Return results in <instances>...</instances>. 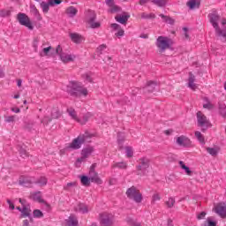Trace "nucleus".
<instances>
[{
    "mask_svg": "<svg viewBox=\"0 0 226 226\" xmlns=\"http://www.w3.org/2000/svg\"><path fill=\"white\" fill-rule=\"evenodd\" d=\"M207 152L211 154V156H218V149L215 147H207Z\"/></svg>",
    "mask_w": 226,
    "mask_h": 226,
    "instance_id": "obj_42",
    "label": "nucleus"
},
{
    "mask_svg": "<svg viewBox=\"0 0 226 226\" xmlns=\"http://www.w3.org/2000/svg\"><path fill=\"white\" fill-rule=\"evenodd\" d=\"M206 212L205 211H203V212H201V213H200L198 215H197V219L198 220H204V218H206Z\"/></svg>",
    "mask_w": 226,
    "mask_h": 226,
    "instance_id": "obj_58",
    "label": "nucleus"
},
{
    "mask_svg": "<svg viewBox=\"0 0 226 226\" xmlns=\"http://www.w3.org/2000/svg\"><path fill=\"white\" fill-rule=\"evenodd\" d=\"M125 195H127L128 199L134 200L137 204H140V202H142V193L134 185L127 189Z\"/></svg>",
    "mask_w": 226,
    "mask_h": 226,
    "instance_id": "obj_4",
    "label": "nucleus"
},
{
    "mask_svg": "<svg viewBox=\"0 0 226 226\" xmlns=\"http://www.w3.org/2000/svg\"><path fill=\"white\" fill-rule=\"evenodd\" d=\"M7 204H9V209H11V211H13V209H15V204H13V202H11V200H7Z\"/></svg>",
    "mask_w": 226,
    "mask_h": 226,
    "instance_id": "obj_61",
    "label": "nucleus"
},
{
    "mask_svg": "<svg viewBox=\"0 0 226 226\" xmlns=\"http://www.w3.org/2000/svg\"><path fill=\"white\" fill-rule=\"evenodd\" d=\"M91 113H87L83 116V121H80L79 123H81V124H86V123H87V121H89V118L91 117Z\"/></svg>",
    "mask_w": 226,
    "mask_h": 226,
    "instance_id": "obj_49",
    "label": "nucleus"
},
{
    "mask_svg": "<svg viewBox=\"0 0 226 226\" xmlns=\"http://www.w3.org/2000/svg\"><path fill=\"white\" fill-rule=\"evenodd\" d=\"M49 2L51 6H54L55 4H61V0H49Z\"/></svg>",
    "mask_w": 226,
    "mask_h": 226,
    "instance_id": "obj_60",
    "label": "nucleus"
},
{
    "mask_svg": "<svg viewBox=\"0 0 226 226\" xmlns=\"http://www.w3.org/2000/svg\"><path fill=\"white\" fill-rule=\"evenodd\" d=\"M33 10H34V13L35 17H37V19L41 20L42 18H41V15L40 14V11H38V9H36V7H34Z\"/></svg>",
    "mask_w": 226,
    "mask_h": 226,
    "instance_id": "obj_56",
    "label": "nucleus"
},
{
    "mask_svg": "<svg viewBox=\"0 0 226 226\" xmlns=\"http://www.w3.org/2000/svg\"><path fill=\"white\" fill-rule=\"evenodd\" d=\"M193 82H195V76H193V74H192V73H189L188 86H193Z\"/></svg>",
    "mask_w": 226,
    "mask_h": 226,
    "instance_id": "obj_55",
    "label": "nucleus"
},
{
    "mask_svg": "<svg viewBox=\"0 0 226 226\" xmlns=\"http://www.w3.org/2000/svg\"><path fill=\"white\" fill-rule=\"evenodd\" d=\"M142 93L145 94H150V93H154V86H145L141 88Z\"/></svg>",
    "mask_w": 226,
    "mask_h": 226,
    "instance_id": "obj_36",
    "label": "nucleus"
},
{
    "mask_svg": "<svg viewBox=\"0 0 226 226\" xmlns=\"http://www.w3.org/2000/svg\"><path fill=\"white\" fill-rule=\"evenodd\" d=\"M215 213L219 215L221 218H226V207L222 204H218L215 207Z\"/></svg>",
    "mask_w": 226,
    "mask_h": 226,
    "instance_id": "obj_14",
    "label": "nucleus"
},
{
    "mask_svg": "<svg viewBox=\"0 0 226 226\" xmlns=\"http://www.w3.org/2000/svg\"><path fill=\"white\" fill-rule=\"evenodd\" d=\"M65 13L66 15H68V17H70L71 19H73V17H75V15L79 13V10H77V8L73 6H70L66 9Z\"/></svg>",
    "mask_w": 226,
    "mask_h": 226,
    "instance_id": "obj_21",
    "label": "nucleus"
},
{
    "mask_svg": "<svg viewBox=\"0 0 226 226\" xmlns=\"http://www.w3.org/2000/svg\"><path fill=\"white\" fill-rule=\"evenodd\" d=\"M159 17L164 20L167 24H170V26H174L176 20L169 16H165L163 14H160Z\"/></svg>",
    "mask_w": 226,
    "mask_h": 226,
    "instance_id": "obj_33",
    "label": "nucleus"
},
{
    "mask_svg": "<svg viewBox=\"0 0 226 226\" xmlns=\"http://www.w3.org/2000/svg\"><path fill=\"white\" fill-rule=\"evenodd\" d=\"M127 222H129L130 225H132V226H142V224H140V222H137L133 221V219H132V218L127 219Z\"/></svg>",
    "mask_w": 226,
    "mask_h": 226,
    "instance_id": "obj_53",
    "label": "nucleus"
},
{
    "mask_svg": "<svg viewBox=\"0 0 226 226\" xmlns=\"http://www.w3.org/2000/svg\"><path fill=\"white\" fill-rule=\"evenodd\" d=\"M117 22H119V24H126L128 22V19H130V15L128 13H124L121 15L116 16Z\"/></svg>",
    "mask_w": 226,
    "mask_h": 226,
    "instance_id": "obj_16",
    "label": "nucleus"
},
{
    "mask_svg": "<svg viewBox=\"0 0 226 226\" xmlns=\"http://www.w3.org/2000/svg\"><path fill=\"white\" fill-rule=\"evenodd\" d=\"M68 226H79V221L77 219L73 218V216H70L69 220L67 221Z\"/></svg>",
    "mask_w": 226,
    "mask_h": 226,
    "instance_id": "obj_40",
    "label": "nucleus"
},
{
    "mask_svg": "<svg viewBox=\"0 0 226 226\" xmlns=\"http://www.w3.org/2000/svg\"><path fill=\"white\" fill-rule=\"evenodd\" d=\"M50 6H52V4H50L49 1H48V3L47 2L41 3V8L43 13H49V10H50Z\"/></svg>",
    "mask_w": 226,
    "mask_h": 226,
    "instance_id": "obj_32",
    "label": "nucleus"
},
{
    "mask_svg": "<svg viewBox=\"0 0 226 226\" xmlns=\"http://www.w3.org/2000/svg\"><path fill=\"white\" fill-rule=\"evenodd\" d=\"M18 20L21 26H25V27H27L31 31L34 29V26H33V23L31 22V19L25 13H19Z\"/></svg>",
    "mask_w": 226,
    "mask_h": 226,
    "instance_id": "obj_10",
    "label": "nucleus"
},
{
    "mask_svg": "<svg viewBox=\"0 0 226 226\" xmlns=\"http://www.w3.org/2000/svg\"><path fill=\"white\" fill-rule=\"evenodd\" d=\"M111 27L115 30V31H117V33H116V36H117L118 38L120 36H124V30H123L121 28V26H119V25L116 24V23H113L111 24Z\"/></svg>",
    "mask_w": 226,
    "mask_h": 226,
    "instance_id": "obj_24",
    "label": "nucleus"
},
{
    "mask_svg": "<svg viewBox=\"0 0 226 226\" xmlns=\"http://www.w3.org/2000/svg\"><path fill=\"white\" fill-rule=\"evenodd\" d=\"M67 113L72 117V119H74V121H77L78 123H80V119H79V117L77 116V111H75V109L73 108H68Z\"/></svg>",
    "mask_w": 226,
    "mask_h": 226,
    "instance_id": "obj_25",
    "label": "nucleus"
},
{
    "mask_svg": "<svg viewBox=\"0 0 226 226\" xmlns=\"http://www.w3.org/2000/svg\"><path fill=\"white\" fill-rule=\"evenodd\" d=\"M67 93H69L71 96H75L76 98L79 96H87V88L82 86H76V87L68 86Z\"/></svg>",
    "mask_w": 226,
    "mask_h": 226,
    "instance_id": "obj_6",
    "label": "nucleus"
},
{
    "mask_svg": "<svg viewBox=\"0 0 226 226\" xmlns=\"http://www.w3.org/2000/svg\"><path fill=\"white\" fill-rule=\"evenodd\" d=\"M31 180L27 179V178H20L19 179V185H21V186H26V188L29 187V185H31Z\"/></svg>",
    "mask_w": 226,
    "mask_h": 226,
    "instance_id": "obj_41",
    "label": "nucleus"
},
{
    "mask_svg": "<svg viewBox=\"0 0 226 226\" xmlns=\"http://www.w3.org/2000/svg\"><path fill=\"white\" fill-rule=\"evenodd\" d=\"M34 218H43V212L40 209L34 210Z\"/></svg>",
    "mask_w": 226,
    "mask_h": 226,
    "instance_id": "obj_47",
    "label": "nucleus"
},
{
    "mask_svg": "<svg viewBox=\"0 0 226 226\" xmlns=\"http://www.w3.org/2000/svg\"><path fill=\"white\" fill-rule=\"evenodd\" d=\"M56 52L59 55L62 63H64L65 64L75 61V55L63 51V49L59 45L56 47Z\"/></svg>",
    "mask_w": 226,
    "mask_h": 226,
    "instance_id": "obj_8",
    "label": "nucleus"
},
{
    "mask_svg": "<svg viewBox=\"0 0 226 226\" xmlns=\"http://www.w3.org/2000/svg\"><path fill=\"white\" fill-rule=\"evenodd\" d=\"M113 169H121L122 170H126L128 169V164L124 162H116L112 165Z\"/></svg>",
    "mask_w": 226,
    "mask_h": 226,
    "instance_id": "obj_29",
    "label": "nucleus"
},
{
    "mask_svg": "<svg viewBox=\"0 0 226 226\" xmlns=\"http://www.w3.org/2000/svg\"><path fill=\"white\" fill-rule=\"evenodd\" d=\"M150 3H153L155 6H159V8H163V6L169 4V0H150Z\"/></svg>",
    "mask_w": 226,
    "mask_h": 226,
    "instance_id": "obj_28",
    "label": "nucleus"
},
{
    "mask_svg": "<svg viewBox=\"0 0 226 226\" xmlns=\"http://www.w3.org/2000/svg\"><path fill=\"white\" fill-rule=\"evenodd\" d=\"M96 19V13H94V11H87L85 13V22L87 24L90 25V27L92 29H98L100 27V22H94V19Z\"/></svg>",
    "mask_w": 226,
    "mask_h": 226,
    "instance_id": "obj_9",
    "label": "nucleus"
},
{
    "mask_svg": "<svg viewBox=\"0 0 226 226\" xmlns=\"http://www.w3.org/2000/svg\"><path fill=\"white\" fill-rule=\"evenodd\" d=\"M139 165L136 166L138 170L137 176H146V170L149 169V165H151V160L147 157L140 158L139 161Z\"/></svg>",
    "mask_w": 226,
    "mask_h": 226,
    "instance_id": "obj_5",
    "label": "nucleus"
},
{
    "mask_svg": "<svg viewBox=\"0 0 226 226\" xmlns=\"http://www.w3.org/2000/svg\"><path fill=\"white\" fill-rule=\"evenodd\" d=\"M96 169V163H94L90 167L89 172H96L94 170Z\"/></svg>",
    "mask_w": 226,
    "mask_h": 226,
    "instance_id": "obj_64",
    "label": "nucleus"
},
{
    "mask_svg": "<svg viewBox=\"0 0 226 226\" xmlns=\"http://www.w3.org/2000/svg\"><path fill=\"white\" fill-rule=\"evenodd\" d=\"M50 50H52V46L42 48V49L39 52V55L41 57H49V56H50Z\"/></svg>",
    "mask_w": 226,
    "mask_h": 226,
    "instance_id": "obj_26",
    "label": "nucleus"
},
{
    "mask_svg": "<svg viewBox=\"0 0 226 226\" xmlns=\"http://www.w3.org/2000/svg\"><path fill=\"white\" fill-rule=\"evenodd\" d=\"M82 79H83V80H85V82H88L89 84H93V82L94 80V73H93V72L84 73L82 75Z\"/></svg>",
    "mask_w": 226,
    "mask_h": 226,
    "instance_id": "obj_20",
    "label": "nucleus"
},
{
    "mask_svg": "<svg viewBox=\"0 0 226 226\" xmlns=\"http://www.w3.org/2000/svg\"><path fill=\"white\" fill-rule=\"evenodd\" d=\"M107 49V45L102 44L97 48V54H103V51Z\"/></svg>",
    "mask_w": 226,
    "mask_h": 226,
    "instance_id": "obj_51",
    "label": "nucleus"
},
{
    "mask_svg": "<svg viewBox=\"0 0 226 226\" xmlns=\"http://www.w3.org/2000/svg\"><path fill=\"white\" fill-rule=\"evenodd\" d=\"M204 226H216V222L213 221V219L211 217H208L204 222Z\"/></svg>",
    "mask_w": 226,
    "mask_h": 226,
    "instance_id": "obj_43",
    "label": "nucleus"
},
{
    "mask_svg": "<svg viewBox=\"0 0 226 226\" xmlns=\"http://www.w3.org/2000/svg\"><path fill=\"white\" fill-rule=\"evenodd\" d=\"M75 211H78L79 213H81L82 215H86L89 213V209L87 208V206L84 203H79L76 207Z\"/></svg>",
    "mask_w": 226,
    "mask_h": 226,
    "instance_id": "obj_18",
    "label": "nucleus"
},
{
    "mask_svg": "<svg viewBox=\"0 0 226 226\" xmlns=\"http://www.w3.org/2000/svg\"><path fill=\"white\" fill-rule=\"evenodd\" d=\"M80 183L83 186H91V178L86 175L79 176Z\"/></svg>",
    "mask_w": 226,
    "mask_h": 226,
    "instance_id": "obj_23",
    "label": "nucleus"
},
{
    "mask_svg": "<svg viewBox=\"0 0 226 226\" xmlns=\"http://www.w3.org/2000/svg\"><path fill=\"white\" fill-rule=\"evenodd\" d=\"M162 200V198L160 197V194H158V193H154V195H153V200H152V202H156V200Z\"/></svg>",
    "mask_w": 226,
    "mask_h": 226,
    "instance_id": "obj_59",
    "label": "nucleus"
},
{
    "mask_svg": "<svg viewBox=\"0 0 226 226\" xmlns=\"http://www.w3.org/2000/svg\"><path fill=\"white\" fill-rule=\"evenodd\" d=\"M210 22L213 27L215 29V33L219 38H222V41H226V29H220L218 22H220V16L216 12L209 14Z\"/></svg>",
    "mask_w": 226,
    "mask_h": 226,
    "instance_id": "obj_1",
    "label": "nucleus"
},
{
    "mask_svg": "<svg viewBox=\"0 0 226 226\" xmlns=\"http://www.w3.org/2000/svg\"><path fill=\"white\" fill-rule=\"evenodd\" d=\"M165 204L170 208L174 207V204H176V200L174 198H169V200H167Z\"/></svg>",
    "mask_w": 226,
    "mask_h": 226,
    "instance_id": "obj_45",
    "label": "nucleus"
},
{
    "mask_svg": "<svg viewBox=\"0 0 226 226\" xmlns=\"http://www.w3.org/2000/svg\"><path fill=\"white\" fill-rule=\"evenodd\" d=\"M30 199H32V200H34L35 202H40V203L45 202V200L41 199V196L40 195V192L32 194L30 196Z\"/></svg>",
    "mask_w": 226,
    "mask_h": 226,
    "instance_id": "obj_34",
    "label": "nucleus"
},
{
    "mask_svg": "<svg viewBox=\"0 0 226 226\" xmlns=\"http://www.w3.org/2000/svg\"><path fill=\"white\" fill-rule=\"evenodd\" d=\"M92 138L93 134L85 132L84 134L79 135L74 139L72 142L67 147V149H80V147H82V144H86V142H88L89 139Z\"/></svg>",
    "mask_w": 226,
    "mask_h": 226,
    "instance_id": "obj_2",
    "label": "nucleus"
},
{
    "mask_svg": "<svg viewBox=\"0 0 226 226\" xmlns=\"http://www.w3.org/2000/svg\"><path fill=\"white\" fill-rule=\"evenodd\" d=\"M11 11L10 10L3 9L0 10V17H10Z\"/></svg>",
    "mask_w": 226,
    "mask_h": 226,
    "instance_id": "obj_50",
    "label": "nucleus"
},
{
    "mask_svg": "<svg viewBox=\"0 0 226 226\" xmlns=\"http://www.w3.org/2000/svg\"><path fill=\"white\" fill-rule=\"evenodd\" d=\"M204 109H208V110H211V109H213V104H211L210 102L206 103L203 105Z\"/></svg>",
    "mask_w": 226,
    "mask_h": 226,
    "instance_id": "obj_62",
    "label": "nucleus"
},
{
    "mask_svg": "<svg viewBox=\"0 0 226 226\" xmlns=\"http://www.w3.org/2000/svg\"><path fill=\"white\" fill-rule=\"evenodd\" d=\"M177 144L182 147H190L192 146V140L186 136H179L177 138Z\"/></svg>",
    "mask_w": 226,
    "mask_h": 226,
    "instance_id": "obj_12",
    "label": "nucleus"
},
{
    "mask_svg": "<svg viewBox=\"0 0 226 226\" xmlns=\"http://www.w3.org/2000/svg\"><path fill=\"white\" fill-rule=\"evenodd\" d=\"M70 38L73 43H80L81 41H84V37L77 33L70 34Z\"/></svg>",
    "mask_w": 226,
    "mask_h": 226,
    "instance_id": "obj_17",
    "label": "nucleus"
},
{
    "mask_svg": "<svg viewBox=\"0 0 226 226\" xmlns=\"http://www.w3.org/2000/svg\"><path fill=\"white\" fill-rule=\"evenodd\" d=\"M51 117L53 119H59V117H61V111H59V108H53L52 109Z\"/></svg>",
    "mask_w": 226,
    "mask_h": 226,
    "instance_id": "obj_35",
    "label": "nucleus"
},
{
    "mask_svg": "<svg viewBox=\"0 0 226 226\" xmlns=\"http://www.w3.org/2000/svg\"><path fill=\"white\" fill-rule=\"evenodd\" d=\"M72 186H77V182H70L67 184L64 190H68V188H72Z\"/></svg>",
    "mask_w": 226,
    "mask_h": 226,
    "instance_id": "obj_57",
    "label": "nucleus"
},
{
    "mask_svg": "<svg viewBox=\"0 0 226 226\" xmlns=\"http://www.w3.org/2000/svg\"><path fill=\"white\" fill-rule=\"evenodd\" d=\"M198 126L201 128V132H206L207 128H211V123L207 120V117L201 112H197Z\"/></svg>",
    "mask_w": 226,
    "mask_h": 226,
    "instance_id": "obj_7",
    "label": "nucleus"
},
{
    "mask_svg": "<svg viewBox=\"0 0 226 226\" xmlns=\"http://www.w3.org/2000/svg\"><path fill=\"white\" fill-rule=\"evenodd\" d=\"M196 139L200 142V144H206V140L204 139V135L199 131H196L194 133Z\"/></svg>",
    "mask_w": 226,
    "mask_h": 226,
    "instance_id": "obj_37",
    "label": "nucleus"
},
{
    "mask_svg": "<svg viewBox=\"0 0 226 226\" xmlns=\"http://www.w3.org/2000/svg\"><path fill=\"white\" fill-rule=\"evenodd\" d=\"M101 226H112L114 225V215L109 213H102L100 215Z\"/></svg>",
    "mask_w": 226,
    "mask_h": 226,
    "instance_id": "obj_11",
    "label": "nucleus"
},
{
    "mask_svg": "<svg viewBox=\"0 0 226 226\" xmlns=\"http://www.w3.org/2000/svg\"><path fill=\"white\" fill-rule=\"evenodd\" d=\"M94 151V148L93 147H85L81 151V155L83 158H89L91 154H93V152Z\"/></svg>",
    "mask_w": 226,
    "mask_h": 226,
    "instance_id": "obj_19",
    "label": "nucleus"
},
{
    "mask_svg": "<svg viewBox=\"0 0 226 226\" xmlns=\"http://www.w3.org/2000/svg\"><path fill=\"white\" fill-rule=\"evenodd\" d=\"M125 153L127 158H132L133 156V149L132 147H125Z\"/></svg>",
    "mask_w": 226,
    "mask_h": 226,
    "instance_id": "obj_46",
    "label": "nucleus"
},
{
    "mask_svg": "<svg viewBox=\"0 0 226 226\" xmlns=\"http://www.w3.org/2000/svg\"><path fill=\"white\" fill-rule=\"evenodd\" d=\"M155 45L159 49V52L162 54L172 47V39L167 36H159L156 40Z\"/></svg>",
    "mask_w": 226,
    "mask_h": 226,
    "instance_id": "obj_3",
    "label": "nucleus"
},
{
    "mask_svg": "<svg viewBox=\"0 0 226 226\" xmlns=\"http://www.w3.org/2000/svg\"><path fill=\"white\" fill-rule=\"evenodd\" d=\"M186 6H188L189 10H197L200 6V0H189L186 3Z\"/></svg>",
    "mask_w": 226,
    "mask_h": 226,
    "instance_id": "obj_15",
    "label": "nucleus"
},
{
    "mask_svg": "<svg viewBox=\"0 0 226 226\" xmlns=\"http://www.w3.org/2000/svg\"><path fill=\"white\" fill-rule=\"evenodd\" d=\"M17 117V116H9V117H5V123H15V118Z\"/></svg>",
    "mask_w": 226,
    "mask_h": 226,
    "instance_id": "obj_52",
    "label": "nucleus"
},
{
    "mask_svg": "<svg viewBox=\"0 0 226 226\" xmlns=\"http://www.w3.org/2000/svg\"><path fill=\"white\" fill-rule=\"evenodd\" d=\"M155 15L154 13H147V12H142L141 13V19H154Z\"/></svg>",
    "mask_w": 226,
    "mask_h": 226,
    "instance_id": "obj_48",
    "label": "nucleus"
},
{
    "mask_svg": "<svg viewBox=\"0 0 226 226\" xmlns=\"http://www.w3.org/2000/svg\"><path fill=\"white\" fill-rule=\"evenodd\" d=\"M106 4L109 6L111 13H116V11H119V7L114 4V0H106Z\"/></svg>",
    "mask_w": 226,
    "mask_h": 226,
    "instance_id": "obj_22",
    "label": "nucleus"
},
{
    "mask_svg": "<svg viewBox=\"0 0 226 226\" xmlns=\"http://www.w3.org/2000/svg\"><path fill=\"white\" fill-rule=\"evenodd\" d=\"M178 163L181 169L185 171V174H187V176H192L193 171H192L188 166L185 165V162L183 161H179Z\"/></svg>",
    "mask_w": 226,
    "mask_h": 226,
    "instance_id": "obj_31",
    "label": "nucleus"
},
{
    "mask_svg": "<svg viewBox=\"0 0 226 226\" xmlns=\"http://www.w3.org/2000/svg\"><path fill=\"white\" fill-rule=\"evenodd\" d=\"M25 129L27 130L28 132H31L33 130V124H26L25 125Z\"/></svg>",
    "mask_w": 226,
    "mask_h": 226,
    "instance_id": "obj_63",
    "label": "nucleus"
},
{
    "mask_svg": "<svg viewBox=\"0 0 226 226\" xmlns=\"http://www.w3.org/2000/svg\"><path fill=\"white\" fill-rule=\"evenodd\" d=\"M89 177L91 183H95V185H102V183H103V181L102 180V178H100L96 171L89 172Z\"/></svg>",
    "mask_w": 226,
    "mask_h": 226,
    "instance_id": "obj_13",
    "label": "nucleus"
},
{
    "mask_svg": "<svg viewBox=\"0 0 226 226\" xmlns=\"http://www.w3.org/2000/svg\"><path fill=\"white\" fill-rule=\"evenodd\" d=\"M126 139V136L123 132L117 133V143L119 146V149H123V144H124V140Z\"/></svg>",
    "mask_w": 226,
    "mask_h": 226,
    "instance_id": "obj_27",
    "label": "nucleus"
},
{
    "mask_svg": "<svg viewBox=\"0 0 226 226\" xmlns=\"http://www.w3.org/2000/svg\"><path fill=\"white\" fill-rule=\"evenodd\" d=\"M50 121H52V118H50L49 117H44V118L41 121V123L47 126L49 124V123H50Z\"/></svg>",
    "mask_w": 226,
    "mask_h": 226,
    "instance_id": "obj_54",
    "label": "nucleus"
},
{
    "mask_svg": "<svg viewBox=\"0 0 226 226\" xmlns=\"http://www.w3.org/2000/svg\"><path fill=\"white\" fill-rule=\"evenodd\" d=\"M219 113L222 116V117L226 119V105L225 104L219 105Z\"/></svg>",
    "mask_w": 226,
    "mask_h": 226,
    "instance_id": "obj_39",
    "label": "nucleus"
},
{
    "mask_svg": "<svg viewBox=\"0 0 226 226\" xmlns=\"http://www.w3.org/2000/svg\"><path fill=\"white\" fill-rule=\"evenodd\" d=\"M19 154L22 158H28L29 153L24 148V147H19Z\"/></svg>",
    "mask_w": 226,
    "mask_h": 226,
    "instance_id": "obj_44",
    "label": "nucleus"
},
{
    "mask_svg": "<svg viewBox=\"0 0 226 226\" xmlns=\"http://www.w3.org/2000/svg\"><path fill=\"white\" fill-rule=\"evenodd\" d=\"M31 217V209L27 208V207L24 206L22 207L20 218H27Z\"/></svg>",
    "mask_w": 226,
    "mask_h": 226,
    "instance_id": "obj_30",
    "label": "nucleus"
},
{
    "mask_svg": "<svg viewBox=\"0 0 226 226\" xmlns=\"http://www.w3.org/2000/svg\"><path fill=\"white\" fill-rule=\"evenodd\" d=\"M48 183L47 177H41L39 179L35 181V185H40V186H46Z\"/></svg>",
    "mask_w": 226,
    "mask_h": 226,
    "instance_id": "obj_38",
    "label": "nucleus"
}]
</instances>
